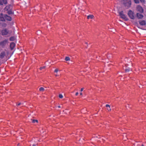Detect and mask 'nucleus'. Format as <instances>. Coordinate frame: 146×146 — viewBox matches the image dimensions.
Segmentation results:
<instances>
[{
  "mask_svg": "<svg viewBox=\"0 0 146 146\" xmlns=\"http://www.w3.org/2000/svg\"><path fill=\"white\" fill-rule=\"evenodd\" d=\"M83 90H84V88H82L81 89V92Z\"/></svg>",
  "mask_w": 146,
  "mask_h": 146,
  "instance_id": "obj_31",
  "label": "nucleus"
},
{
  "mask_svg": "<svg viewBox=\"0 0 146 146\" xmlns=\"http://www.w3.org/2000/svg\"><path fill=\"white\" fill-rule=\"evenodd\" d=\"M119 14L121 18L125 19V20L127 21V19L125 15L123 13V11H121L119 12Z\"/></svg>",
  "mask_w": 146,
  "mask_h": 146,
  "instance_id": "obj_6",
  "label": "nucleus"
},
{
  "mask_svg": "<svg viewBox=\"0 0 146 146\" xmlns=\"http://www.w3.org/2000/svg\"><path fill=\"white\" fill-rule=\"evenodd\" d=\"M5 55V53L4 52H1L0 54V58L3 59Z\"/></svg>",
  "mask_w": 146,
  "mask_h": 146,
  "instance_id": "obj_15",
  "label": "nucleus"
},
{
  "mask_svg": "<svg viewBox=\"0 0 146 146\" xmlns=\"http://www.w3.org/2000/svg\"><path fill=\"white\" fill-rule=\"evenodd\" d=\"M80 95H82V93L81 92L80 93Z\"/></svg>",
  "mask_w": 146,
  "mask_h": 146,
  "instance_id": "obj_36",
  "label": "nucleus"
},
{
  "mask_svg": "<svg viewBox=\"0 0 146 146\" xmlns=\"http://www.w3.org/2000/svg\"><path fill=\"white\" fill-rule=\"evenodd\" d=\"M39 90L41 92H43L44 90V89L42 87H40L39 88Z\"/></svg>",
  "mask_w": 146,
  "mask_h": 146,
  "instance_id": "obj_21",
  "label": "nucleus"
},
{
  "mask_svg": "<svg viewBox=\"0 0 146 146\" xmlns=\"http://www.w3.org/2000/svg\"><path fill=\"white\" fill-rule=\"evenodd\" d=\"M128 15L129 17L131 19H134L135 17L133 15V12L131 10H130L128 13Z\"/></svg>",
  "mask_w": 146,
  "mask_h": 146,
  "instance_id": "obj_7",
  "label": "nucleus"
},
{
  "mask_svg": "<svg viewBox=\"0 0 146 146\" xmlns=\"http://www.w3.org/2000/svg\"><path fill=\"white\" fill-rule=\"evenodd\" d=\"M38 141V139L37 137H35L33 139H32L31 141V142L32 143H33L34 142H35L36 143Z\"/></svg>",
  "mask_w": 146,
  "mask_h": 146,
  "instance_id": "obj_16",
  "label": "nucleus"
},
{
  "mask_svg": "<svg viewBox=\"0 0 146 146\" xmlns=\"http://www.w3.org/2000/svg\"><path fill=\"white\" fill-rule=\"evenodd\" d=\"M16 43V42H13L10 44V48L11 51V52L10 51V56L13 54L15 51L14 48L15 46Z\"/></svg>",
  "mask_w": 146,
  "mask_h": 146,
  "instance_id": "obj_5",
  "label": "nucleus"
},
{
  "mask_svg": "<svg viewBox=\"0 0 146 146\" xmlns=\"http://www.w3.org/2000/svg\"><path fill=\"white\" fill-rule=\"evenodd\" d=\"M121 2L126 9H128L131 7V0H122Z\"/></svg>",
  "mask_w": 146,
  "mask_h": 146,
  "instance_id": "obj_4",
  "label": "nucleus"
},
{
  "mask_svg": "<svg viewBox=\"0 0 146 146\" xmlns=\"http://www.w3.org/2000/svg\"><path fill=\"white\" fill-rule=\"evenodd\" d=\"M131 69L130 68H127L125 69V71L126 72H128L129 71L131 70Z\"/></svg>",
  "mask_w": 146,
  "mask_h": 146,
  "instance_id": "obj_19",
  "label": "nucleus"
},
{
  "mask_svg": "<svg viewBox=\"0 0 146 146\" xmlns=\"http://www.w3.org/2000/svg\"><path fill=\"white\" fill-rule=\"evenodd\" d=\"M137 9L138 11H139L141 13H143V10L142 8L140 6H138L137 7Z\"/></svg>",
  "mask_w": 146,
  "mask_h": 146,
  "instance_id": "obj_12",
  "label": "nucleus"
},
{
  "mask_svg": "<svg viewBox=\"0 0 146 146\" xmlns=\"http://www.w3.org/2000/svg\"><path fill=\"white\" fill-rule=\"evenodd\" d=\"M106 107L107 108V110L109 111H111V109L110 108V106L108 104H106Z\"/></svg>",
  "mask_w": 146,
  "mask_h": 146,
  "instance_id": "obj_18",
  "label": "nucleus"
},
{
  "mask_svg": "<svg viewBox=\"0 0 146 146\" xmlns=\"http://www.w3.org/2000/svg\"><path fill=\"white\" fill-rule=\"evenodd\" d=\"M94 16L92 15H90L87 16V18L88 19H92L94 18Z\"/></svg>",
  "mask_w": 146,
  "mask_h": 146,
  "instance_id": "obj_17",
  "label": "nucleus"
},
{
  "mask_svg": "<svg viewBox=\"0 0 146 146\" xmlns=\"http://www.w3.org/2000/svg\"><path fill=\"white\" fill-rule=\"evenodd\" d=\"M141 146H144V145L143 144H141Z\"/></svg>",
  "mask_w": 146,
  "mask_h": 146,
  "instance_id": "obj_35",
  "label": "nucleus"
},
{
  "mask_svg": "<svg viewBox=\"0 0 146 146\" xmlns=\"http://www.w3.org/2000/svg\"><path fill=\"white\" fill-rule=\"evenodd\" d=\"M14 3V0H10V21L12 20V17L13 18L15 17V5Z\"/></svg>",
  "mask_w": 146,
  "mask_h": 146,
  "instance_id": "obj_2",
  "label": "nucleus"
},
{
  "mask_svg": "<svg viewBox=\"0 0 146 146\" xmlns=\"http://www.w3.org/2000/svg\"><path fill=\"white\" fill-rule=\"evenodd\" d=\"M59 97L60 98H62L63 97V96L62 94H60L59 95Z\"/></svg>",
  "mask_w": 146,
  "mask_h": 146,
  "instance_id": "obj_26",
  "label": "nucleus"
},
{
  "mask_svg": "<svg viewBox=\"0 0 146 146\" xmlns=\"http://www.w3.org/2000/svg\"><path fill=\"white\" fill-rule=\"evenodd\" d=\"M0 26L1 25L3 27H5L6 26V24L5 23H2L1 22V21H5L6 20H9V16H8L7 15L5 14L3 15L2 14H1L0 15Z\"/></svg>",
  "mask_w": 146,
  "mask_h": 146,
  "instance_id": "obj_3",
  "label": "nucleus"
},
{
  "mask_svg": "<svg viewBox=\"0 0 146 146\" xmlns=\"http://www.w3.org/2000/svg\"><path fill=\"white\" fill-rule=\"evenodd\" d=\"M141 146V144H137V146Z\"/></svg>",
  "mask_w": 146,
  "mask_h": 146,
  "instance_id": "obj_30",
  "label": "nucleus"
},
{
  "mask_svg": "<svg viewBox=\"0 0 146 146\" xmlns=\"http://www.w3.org/2000/svg\"><path fill=\"white\" fill-rule=\"evenodd\" d=\"M78 93L77 92H76V94H75V95L76 96H77L78 95Z\"/></svg>",
  "mask_w": 146,
  "mask_h": 146,
  "instance_id": "obj_32",
  "label": "nucleus"
},
{
  "mask_svg": "<svg viewBox=\"0 0 146 146\" xmlns=\"http://www.w3.org/2000/svg\"><path fill=\"white\" fill-rule=\"evenodd\" d=\"M7 3L6 0H0V4L3 5V4H6Z\"/></svg>",
  "mask_w": 146,
  "mask_h": 146,
  "instance_id": "obj_14",
  "label": "nucleus"
},
{
  "mask_svg": "<svg viewBox=\"0 0 146 146\" xmlns=\"http://www.w3.org/2000/svg\"><path fill=\"white\" fill-rule=\"evenodd\" d=\"M138 19H142L143 17V15L137 13L136 15Z\"/></svg>",
  "mask_w": 146,
  "mask_h": 146,
  "instance_id": "obj_11",
  "label": "nucleus"
},
{
  "mask_svg": "<svg viewBox=\"0 0 146 146\" xmlns=\"http://www.w3.org/2000/svg\"><path fill=\"white\" fill-rule=\"evenodd\" d=\"M9 5L7 6L4 9V12L7 11V13L9 14Z\"/></svg>",
  "mask_w": 146,
  "mask_h": 146,
  "instance_id": "obj_9",
  "label": "nucleus"
},
{
  "mask_svg": "<svg viewBox=\"0 0 146 146\" xmlns=\"http://www.w3.org/2000/svg\"><path fill=\"white\" fill-rule=\"evenodd\" d=\"M31 120H32V122L33 123H35V122L38 123V121L37 120L31 119Z\"/></svg>",
  "mask_w": 146,
  "mask_h": 146,
  "instance_id": "obj_22",
  "label": "nucleus"
},
{
  "mask_svg": "<svg viewBox=\"0 0 146 146\" xmlns=\"http://www.w3.org/2000/svg\"><path fill=\"white\" fill-rule=\"evenodd\" d=\"M1 33L2 35H7L8 33V31H7V30L5 29L2 31H1Z\"/></svg>",
  "mask_w": 146,
  "mask_h": 146,
  "instance_id": "obj_10",
  "label": "nucleus"
},
{
  "mask_svg": "<svg viewBox=\"0 0 146 146\" xmlns=\"http://www.w3.org/2000/svg\"><path fill=\"white\" fill-rule=\"evenodd\" d=\"M46 67L45 66H44L42 67H41L40 68V70H42L43 69H44Z\"/></svg>",
  "mask_w": 146,
  "mask_h": 146,
  "instance_id": "obj_27",
  "label": "nucleus"
},
{
  "mask_svg": "<svg viewBox=\"0 0 146 146\" xmlns=\"http://www.w3.org/2000/svg\"><path fill=\"white\" fill-rule=\"evenodd\" d=\"M21 105L22 106H23V104L21 103H19L18 104H16V106L17 107L20 106Z\"/></svg>",
  "mask_w": 146,
  "mask_h": 146,
  "instance_id": "obj_20",
  "label": "nucleus"
},
{
  "mask_svg": "<svg viewBox=\"0 0 146 146\" xmlns=\"http://www.w3.org/2000/svg\"><path fill=\"white\" fill-rule=\"evenodd\" d=\"M8 42V40H5L0 42V46L2 47H4Z\"/></svg>",
  "mask_w": 146,
  "mask_h": 146,
  "instance_id": "obj_8",
  "label": "nucleus"
},
{
  "mask_svg": "<svg viewBox=\"0 0 146 146\" xmlns=\"http://www.w3.org/2000/svg\"><path fill=\"white\" fill-rule=\"evenodd\" d=\"M134 2L136 3H139V0H133Z\"/></svg>",
  "mask_w": 146,
  "mask_h": 146,
  "instance_id": "obj_24",
  "label": "nucleus"
},
{
  "mask_svg": "<svg viewBox=\"0 0 146 146\" xmlns=\"http://www.w3.org/2000/svg\"><path fill=\"white\" fill-rule=\"evenodd\" d=\"M144 4L145 3V0H140Z\"/></svg>",
  "mask_w": 146,
  "mask_h": 146,
  "instance_id": "obj_28",
  "label": "nucleus"
},
{
  "mask_svg": "<svg viewBox=\"0 0 146 146\" xmlns=\"http://www.w3.org/2000/svg\"><path fill=\"white\" fill-rule=\"evenodd\" d=\"M139 23L142 26L146 25V22L144 20L140 21H139Z\"/></svg>",
  "mask_w": 146,
  "mask_h": 146,
  "instance_id": "obj_13",
  "label": "nucleus"
},
{
  "mask_svg": "<svg viewBox=\"0 0 146 146\" xmlns=\"http://www.w3.org/2000/svg\"><path fill=\"white\" fill-rule=\"evenodd\" d=\"M70 60V58L69 57H68V56L66 57L65 58V60L66 61H68V60Z\"/></svg>",
  "mask_w": 146,
  "mask_h": 146,
  "instance_id": "obj_23",
  "label": "nucleus"
},
{
  "mask_svg": "<svg viewBox=\"0 0 146 146\" xmlns=\"http://www.w3.org/2000/svg\"><path fill=\"white\" fill-rule=\"evenodd\" d=\"M14 22L12 21L10 23V41L17 42V36L15 35V29L14 27L12 26Z\"/></svg>",
  "mask_w": 146,
  "mask_h": 146,
  "instance_id": "obj_1",
  "label": "nucleus"
},
{
  "mask_svg": "<svg viewBox=\"0 0 146 146\" xmlns=\"http://www.w3.org/2000/svg\"><path fill=\"white\" fill-rule=\"evenodd\" d=\"M58 107V108H61V107H60V106H59Z\"/></svg>",
  "mask_w": 146,
  "mask_h": 146,
  "instance_id": "obj_34",
  "label": "nucleus"
},
{
  "mask_svg": "<svg viewBox=\"0 0 146 146\" xmlns=\"http://www.w3.org/2000/svg\"><path fill=\"white\" fill-rule=\"evenodd\" d=\"M58 71V70L57 69H55L54 71V72H57Z\"/></svg>",
  "mask_w": 146,
  "mask_h": 146,
  "instance_id": "obj_29",
  "label": "nucleus"
},
{
  "mask_svg": "<svg viewBox=\"0 0 146 146\" xmlns=\"http://www.w3.org/2000/svg\"><path fill=\"white\" fill-rule=\"evenodd\" d=\"M37 144L32 143L30 144V146H36Z\"/></svg>",
  "mask_w": 146,
  "mask_h": 146,
  "instance_id": "obj_25",
  "label": "nucleus"
},
{
  "mask_svg": "<svg viewBox=\"0 0 146 146\" xmlns=\"http://www.w3.org/2000/svg\"><path fill=\"white\" fill-rule=\"evenodd\" d=\"M20 144L19 143H18L17 145V146H20Z\"/></svg>",
  "mask_w": 146,
  "mask_h": 146,
  "instance_id": "obj_33",
  "label": "nucleus"
}]
</instances>
